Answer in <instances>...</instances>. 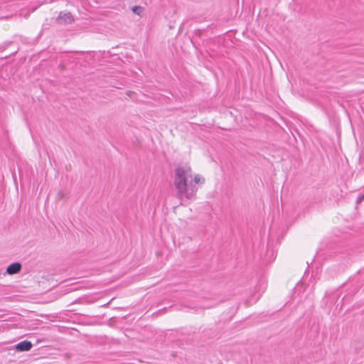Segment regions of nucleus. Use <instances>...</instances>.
Instances as JSON below:
<instances>
[{"label": "nucleus", "instance_id": "f257e3e1", "mask_svg": "<svg viewBox=\"0 0 364 364\" xmlns=\"http://www.w3.org/2000/svg\"><path fill=\"white\" fill-rule=\"evenodd\" d=\"M191 167L177 165L174 169L173 186L176 190V196L181 200L180 205H183L184 199L193 200L196 198L198 187L196 184L203 183L205 179L200 175L196 174L193 180L188 183V178L192 177Z\"/></svg>", "mask_w": 364, "mask_h": 364}, {"label": "nucleus", "instance_id": "f03ea898", "mask_svg": "<svg viewBox=\"0 0 364 364\" xmlns=\"http://www.w3.org/2000/svg\"><path fill=\"white\" fill-rule=\"evenodd\" d=\"M74 21L73 16L70 12H63L60 11L56 18L57 23L60 25H68L70 24Z\"/></svg>", "mask_w": 364, "mask_h": 364}, {"label": "nucleus", "instance_id": "7ed1b4c3", "mask_svg": "<svg viewBox=\"0 0 364 364\" xmlns=\"http://www.w3.org/2000/svg\"><path fill=\"white\" fill-rule=\"evenodd\" d=\"M32 347L33 344L31 341L24 340L17 343L15 346V349L17 351L23 352L30 350Z\"/></svg>", "mask_w": 364, "mask_h": 364}, {"label": "nucleus", "instance_id": "20e7f679", "mask_svg": "<svg viewBox=\"0 0 364 364\" xmlns=\"http://www.w3.org/2000/svg\"><path fill=\"white\" fill-rule=\"evenodd\" d=\"M21 268H22V266L20 262H14L7 267L6 272L8 274L13 275V274L20 272V271L21 270Z\"/></svg>", "mask_w": 364, "mask_h": 364}, {"label": "nucleus", "instance_id": "39448f33", "mask_svg": "<svg viewBox=\"0 0 364 364\" xmlns=\"http://www.w3.org/2000/svg\"><path fill=\"white\" fill-rule=\"evenodd\" d=\"M132 11L138 16H141L144 11V8L141 6H134L132 8Z\"/></svg>", "mask_w": 364, "mask_h": 364}, {"label": "nucleus", "instance_id": "423d86ee", "mask_svg": "<svg viewBox=\"0 0 364 364\" xmlns=\"http://www.w3.org/2000/svg\"><path fill=\"white\" fill-rule=\"evenodd\" d=\"M364 200V193L363 195L358 196L356 199V204H360Z\"/></svg>", "mask_w": 364, "mask_h": 364}, {"label": "nucleus", "instance_id": "0eeeda50", "mask_svg": "<svg viewBox=\"0 0 364 364\" xmlns=\"http://www.w3.org/2000/svg\"><path fill=\"white\" fill-rule=\"evenodd\" d=\"M63 197H64V196H63V195L58 196L59 198H63Z\"/></svg>", "mask_w": 364, "mask_h": 364}]
</instances>
